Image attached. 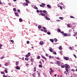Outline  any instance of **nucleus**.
Instances as JSON below:
<instances>
[{
	"mask_svg": "<svg viewBox=\"0 0 77 77\" xmlns=\"http://www.w3.org/2000/svg\"><path fill=\"white\" fill-rule=\"evenodd\" d=\"M56 63L58 65V66H60V61H57Z\"/></svg>",
	"mask_w": 77,
	"mask_h": 77,
	"instance_id": "nucleus-3",
	"label": "nucleus"
},
{
	"mask_svg": "<svg viewBox=\"0 0 77 77\" xmlns=\"http://www.w3.org/2000/svg\"><path fill=\"white\" fill-rule=\"evenodd\" d=\"M70 17L71 18H75V17H74L71 16Z\"/></svg>",
	"mask_w": 77,
	"mask_h": 77,
	"instance_id": "nucleus-37",
	"label": "nucleus"
},
{
	"mask_svg": "<svg viewBox=\"0 0 77 77\" xmlns=\"http://www.w3.org/2000/svg\"><path fill=\"white\" fill-rule=\"evenodd\" d=\"M15 14L16 16H17V17L19 16V14H18V13H17V12L15 13Z\"/></svg>",
	"mask_w": 77,
	"mask_h": 77,
	"instance_id": "nucleus-10",
	"label": "nucleus"
},
{
	"mask_svg": "<svg viewBox=\"0 0 77 77\" xmlns=\"http://www.w3.org/2000/svg\"><path fill=\"white\" fill-rule=\"evenodd\" d=\"M16 69H20V67L17 66H16Z\"/></svg>",
	"mask_w": 77,
	"mask_h": 77,
	"instance_id": "nucleus-15",
	"label": "nucleus"
},
{
	"mask_svg": "<svg viewBox=\"0 0 77 77\" xmlns=\"http://www.w3.org/2000/svg\"><path fill=\"white\" fill-rule=\"evenodd\" d=\"M43 31L44 32H47V30L46 29H44L43 30Z\"/></svg>",
	"mask_w": 77,
	"mask_h": 77,
	"instance_id": "nucleus-40",
	"label": "nucleus"
},
{
	"mask_svg": "<svg viewBox=\"0 0 77 77\" xmlns=\"http://www.w3.org/2000/svg\"><path fill=\"white\" fill-rule=\"evenodd\" d=\"M61 68H65V66H64V65H61Z\"/></svg>",
	"mask_w": 77,
	"mask_h": 77,
	"instance_id": "nucleus-34",
	"label": "nucleus"
},
{
	"mask_svg": "<svg viewBox=\"0 0 77 77\" xmlns=\"http://www.w3.org/2000/svg\"><path fill=\"white\" fill-rule=\"evenodd\" d=\"M38 66L40 68H42V65H39Z\"/></svg>",
	"mask_w": 77,
	"mask_h": 77,
	"instance_id": "nucleus-35",
	"label": "nucleus"
},
{
	"mask_svg": "<svg viewBox=\"0 0 77 77\" xmlns=\"http://www.w3.org/2000/svg\"><path fill=\"white\" fill-rule=\"evenodd\" d=\"M19 64V62H17L16 63V65H18Z\"/></svg>",
	"mask_w": 77,
	"mask_h": 77,
	"instance_id": "nucleus-41",
	"label": "nucleus"
},
{
	"mask_svg": "<svg viewBox=\"0 0 77 77\" xmlns=\"http://www.w3.org/2000/svg\"><path fill=\"white\" fill-rule=\"evenodd\" d=\"M2 4H3V3L1 2L0 1V5H2Z\"/></svg>",
	"mask_w": 77,
	"mask_h": 77,
	"instance_id": "nucleus-63",
	"label": "nucleus"
},
{
	"mask_svg": "<svg viewBox=\"0 0 77 77\" xmlns=\"http://www.w3.org/2000/svg\"><path fill=\"white\" fill-rule=\"evenodd\" d=\"M35 75H36V74H35V73H33L32 74V76H33V77H36V76Z\"/></svg>",
	"mask_w": 77,
	"mask_h": 77,
	"instance_id": "nucleus-27",
	"label": "nucleus"
},
{
	"mask_svg": "<svg viewBox=\"0 0 77 77\" xmlns=\"http://www.w3.org/2000/svg\"><path fill=\"white\" fill-rule=\"evenodd\" d=\"M31 62H34V59L33 58H32L31 59Z\"/></svg>",
	"mask_w": 77,
	"mask_h": 77,
	"instance_id": "nucleus-29",
	"label": "nucleus"
},
{
	"mask_svg": "<svg viewBox=\"0 0 77 77\" xmlns=\"http://www.w3.org/2000/svg\"><path fill=\"white\" fill-rule=\"evenodd\" d=\"M44 42L42 41H40L39 43L40 45H44V43H43Z\"/></svg>",
	"mask_w": 77,
	"mask_h": 77,
	"instance_id": "nucleus-6",
	"label": "nucleus"
},
{
	"mask_svg": "<svg viewBox=\"0 0 77 77\" xmlns=\"http://www.w3.org/2000/svg\"><path fill=\"white\" fill-rule=\"evenodd\" d=\"M63 35L64 36H67V34L66 33H64Z\"/></svg>",
	"mask_w": 77,
	"mask_h": 77,
	"instance_id": "nucleus-22",
	"label": "nucleus"
},
{
	"mask_svg": "<svg viewBox=\"0 0 77 77\" xmlns=\"http://www.w3.org/2000/svg\"><path fill=\"white\" fill-rule=\"evenodd\" d=\"M40 58H41V57H40V56L39 55H38L37 57V59H39Z\"/></svg>",
	"mask_w": 77,
	"mask_h": 77,
	"instance_id": "nucleus-17",
	"label": "nucleus"
},
{
	"mask_svg": "<svg viewBox=\"0 0 77 77\" xmlns=\"http://www.w3.org/2000/svg\"><path fill=\"white\" fill-rule=\"evenodd\" d=\"M60 9H62V6H60Z\"/></svg>",
	"mask_w": 77,
	"mask_h": 77,
	"instance_id": "nucleus-60",
	"label": "nucleus"
},
{
	"mask_svg": "<svg viewBox=\"0 0 77 77\" xmlns=\"http://www.w3.org/2000/svg\"><path fill=\"white\" fill-rule=\"evenodd\" d=\"M13 11H14V12H16L17 11V10H16V8H13Z\"/></svg>",
	"mask_w": 77,
	"mask_h": 77,
	"instance_id": "nucleus-33",
	"label": "nucleus"
},
{
	"mask_svg": "<svg viewBox=\"0 0 77 77\" xmlns=\"http://www.w3.org/2000/svg\"><path fill=\"white\" fill-rule=\"evenodd\" d=\"M59 18L60 20H63V17H59Z\"/></svg>",
	"mask_w": 77,
	"mask_h": 77,
	"instance_id": "nucleus-21",
	"label": "nucleus"
},
{
	"mask_svg": "<svg viewBox=\"0 0 77 77\" xmlns=\"http://www.w3.org/2000/svg\"><path fill=\"white\" fill-rule=\"evenodd\" d=\"M4 71H5V73H8V70H7V69H5V70H4Z\"/></svg>",
	"mask_w": 77,
	"mask_h": 77,
	"instance_id": "nucleus-26",
	"label": "nucleus"
},
{
	"mask_svg": "<svg viewBox=\"0 0 77 77\" xmlns=\"http://www.w3.org/2000/svg\"><path fill=\"white\" fill-rule=\"evenodd\" d=\"M11 42L12 43H14V41L13 40H11Z\"/></svg>",
	"mask_w": 77,
	"mask_h": 77,
	"instance_id": "nucleus-54",
	"label": "nucleus"
},
{
	"mask_svg": "<svg viewBox=\"0 0 77 77\" xmlns=\"http://www.w3.org/2000/svg\"><path fill=\"white\" fill-rule=\"evenodd\" d=\"M29 55H26V57H29Z\"/></svg>",
	"mask_w": 77,
	"mask_h": 77,
	"instance_id": "nucleus-51",
	"label": "nucleus"
},
{
	"mask_svg": "<svg viewBox=\"0 0 77 77\" xmlns=\"http://www.w3.org/2000/svg\"><path fill=\"white\" fill-rule=\"evenodd\" d=\"M64 74H66V75H68V73H67V72H66V71H65L64 72Z\"/></svg>",
	"mask_w": 77,
	"mask_h": 77,
	"instance_id": "nucleus-46",
	"label": "nucleus"
},
{
	"mask_svg": "<svg viewBox=\"0 0 77 77\" xmlns=\"http://www.w3.org/2000/svg\"><path fill=\"white\" fill-rule=\"evenodd\" d=\"M8 5H9V6H11V3H8Z\"/></svg>",
	"mask_w": 77,
	"mask_h": 77,
	"instance_id": "nucleus-58",
	"label": "nucleus"
},
{
	"mask_svg": "<svg viewBox=\"0 0 77 77\" xmlns=\"http://www.w3.org/2000/svg\"><path fill=\"white\" fill-rule=\"evenodd\" d=\"M36 12L38 13H39V11L38 10H36Z\"/></svg>",
	"mask_w": 77,
	"mask_h": 77,
	"instance_id": "nucleus-59",
	"label": "nucleus"
},
{
	"mask_svg": "<svg viewBox=\"0 0 77 77\" xmlns=\"http://www.w3.org/2000/svg\"><path fill=\"white\" fill-rule=\"evenodd\" d=\"M25 2H26L27 3H29V1L27 0H25Z\"/></svg>",
	"mask_w": 77,
	"mask_h": 77,
	"instance_id": "nucleus-44",
	"label": "nucleus"
},
{
	"mask_svg": "<svg viewBox=\"0 0 77 77\" xmlns=\"http://www.w3.org/2000/svg\"><path fill=\"white\" fill-rule=\"evenodd\" d=\"M60 32L61 33H62V35H63V34H64V32H63V31L61 32Z\"/></svg>",
	"mask_w": 77,
	"mask_h": 77,
	"instance_id": "nucleus-43",
	"label": "nucleus"
},
{
	"mask_svg": "<svg viewBox=\"0 0 77 77\" xmlns=\"http://www.w3.org/2000/svg\"><path fill=\"white\" fill-rule=\"evenodd\" d=\"M56 59L57 60H60V58H59V57H57Z\"/></svg>",
	"mask_w": 77,
	"mask_h": 77,
	"instance_id": "nucleus-19",
	"label": "nucleus"
},
{
	"mask_svg": "<svg viewBox=\"0 0 77 77\" xmlns=\"http://www.w3.org/2000/svg\"><path fill=\"white\" fill-rule=\"evenodd\" d=\"M19 21L20 22H23V19H22L21 18H20Z\"/></svg>",
	"mask_w": 77,
	"mask_h": 77,
	"instance_id": "nucleus-16",
	"label": "nucleus"
},
{
	"mask_svg": "<svg viewBox=\"0 0 77 77\" xmlns=\"http://www.w3.org/2000/svg\"><path fill=\"white\" fill-rule=\"evenodd\" d=\"M64 59L66 60H69V57H64Z\"/></svg>",
	"mask_w": 77,
	"mask_h": 77,
	"instance_id": "nucleus-5",
	"label": "nucleus"
},
{
	"mask_svg": "<svg viewBox=\"0 0 77 77\" xmlns=\"http://www.w3.org/2000/svg\"><path fill=\"white\" fill-rule=\"evenodd\" d=\"M67 26L68 27H71V24H68L67 25Z\"/></svg>",
	"mask_w": 77,
	"mask_h": 77,
	"instance_id": "nucleus-12",
	"label": "nucleus"
},
{
	"mask_svg": "<svg viewBox=\"0 0 77 77\" xmlns=\"http://www.w3.org/2000/svg\"><path fill=\"white\" fill-rule=\"evenodd\" d=\"M28 55H29V56H30V53L28 52Z\"/></svg>",
	"mask_w": 77,
	"mask_h": 77,
	"instance_id": "nucleus-55",
	"label": "nucleus"
},
{
	"mask_svg": "<svg viewBox=\"0 0 77 77\" xmlns=\"http://www.w3.org/2000/svg\"><path fill=\"white\" fill-rule=\"evenodd\" d=\"M26 43L28 44H29V41H27L26 42Z\"/></svg>",
	"mask_w": 77,
	"mask_h": 77,
	"instance_id": "nucleus-56",
	"label": "nucleus"
},
{
	"mask_svg": "<svg viewBox=\"0 0 77 77\" xmlns=\"http://www.w3.org/2000/svg\"><path fill=\"white\" fill-rule=\"evenodd\" d=\"M46 19L47 20H50V18H48L47 17H46Z\"/></svg>",
	"mask_w": 77,
	"mask_h": 77,
	"instance_id": "nucleus-20",
	"label": "nucleus"
},
{
	"mask_svg": "<svg viewBox=\"0 0 77 77\" xmlns=\"http://www.w3.org/2000/svg\"><path fill=\"white\" fill-rule=\"evenodd\" d=\"M54 40L55 42H57V39H56V38H55L54 39Z\"/></svg>",
	"mask_w": 77,
	"mask_h": 77,
	"instance_id": "nucleus-32",
	"label": "nucleus"
},
{
	"mask_svg": "<svg viewBox=\"0 0 77 77\" xmlns=\"http://www.w3.org/2000/svg\"><path fill=\"white\" fill-rule=\"evenodd\" d=\"M17 11L18 13H20V10H17Z\"/></svg>",
	"mask_w": 77,
	"mask_h": 77,
	"instance_id": "nucleus-50",
	"label": "nucleus"
},
{
	"mask_svg": "<svg viewBox=\"0 0 77 77\" xmlns=\"http://www.w3.org/2000/svg\"><path fill=\"white\" fill-rule=\"evenodd\" d=\"M1 73L2 74H5V72H1Z\"/></svg>",
	"mask_w": 77,
	"mask_h": 77,
	"instance_id": "nucleus-45",
	"label": "nucleus"
},
{
	"mask_svg": "<svg viewBox=\"0 0 77 77\" xmlns=\"http://www.w3.org/2000/svg\"><path fill=\"white\" fill-rule=\"evenodd\" d=\"M59 49L60 50H62V47H61V46H60Z\"/></svg>",
	"mask_w": 77,
	"mask_h": 77,
	"instance_id": "nucleus-38",
	"label": "nucleus"
},
{
	"mask_svg": "<svg viewBox=\"0 0 77 77\" xmlns=\"http://www.w3.org/2000/svg\"><path fill=\"white\" fill-rule=\"evenodd\" d=\"M43 29H44V30L46 29V28H45V27H43Z\"/></svg>",
	"mask_w": 77,
	"mask_h": 77,
	"instance_id": "nucleus-62",
	"label": "nucleus"
},
{
	"mask_svg": "<svg viewBox=\"0 0 77 77\" xmlns=\"http://www.w3.org/2000/svg\"><path fill=\"white\" fill-rule=\"evenodd\" d=\"M65 70H66L67 72H68V71H69V70H68V68H65Z\"/></svg>",
	"mask_w": 77,
	"mask_h": 77,
	"instance_id": "nucleus-23",
	"label": "nucleus"
},
{
	"mask_svg": "<svg viewBox=\"0 0 77 77\" xmlns=\"http://www.w3.org/2000/svg\"><path fill=\"white\" fill-rule=\"evenodd\" d=\"M41 15H42V16H45V14H43V13H41Z\"/></svg>",
	"mask_w": 77,
	"mask_h": 77,
	"instance_id": "nucleus-30",
	"label": "nucleus"
},
{
	"mask_svg": "<svg viewBox=\"0 0 77 77\" xmlns=\"http://www.w3.org/2000/svg\"><path fill=\"white\" fill-rule=\"evenodd\" d=\"M37 72H38V76H39V75H40V73H39V71H37Z\"/></svg>",
	"mask_w": 77,
	"mask_h": 77,
	"instance_id": "nucleus-48",
	"label": "nucleus"
},
{
	"mask_svg": "<svg viewBox=\"0 0 77 77\" xmlns=\"http://www.w3.org/2000/svg\"><path fill=\"white\" fill-rule=\"evenodd\" d=\"M47 34H48V35H51V33L49 32H47Z\"/></svg>",
	"mask_w": 77,
	"mask_h": 77,
	"instance_id": "nucleus-24",
	"label": "nucleus"
},
{
	"mask_svg": "<svg viewBox=\"0 0 77 77\" xmlns=\"http://www.w3.org/2000/svg\"><path fill=\"white\" fill-rule=\"evenodd\" d=\"M71 71H73V72H74V71H75V70L73 69H72Z\"/></svg>",
	"mask_w": 77,
	"mask_h": 77,
	"instance_id": "nucleus-47",
	"label": "nucleus"
},
{
	"mask_svg": "<svg viewBox=\"0 0 77 77\" xmlns=\"http://www.w3.org/2000/svg\"><path fill=\"white\" fill-rule=\"evenodd\" d=\"M34 8L35 9H38V8L36 6H34Z\"/></svg>",
	"mask_w": 77,
	"mask_h": 77,
	"instance_id": "nucleus-31",
	"label": "nucleus"
},
{
	"mask_svg": "<svg viewBox=\"0 0 77 77\" xmlns=\"http://www.w3.org/2000/svg\"><path fill=\"white\" fill-rule=\"evenodd\" d=\"M73 56L75 57H76V55H75L73 54Z\"/></svg>",
	"mask_w": 77,
	"mask_h": 77,
	"instance_id": "nucleus-64",
	"label": "nucleus"
},
{
	"mask_svg": "<svg viewBox=\"0 0 77 77\" xmlns=\"http://www.w3.org/2000/svg\"><path fill=\"white\" fill-rule=\"evenodd\" d=\"M23 5H25L26 6H28V3L26 2L25 3H23Z\"/></svg>",
	"mask_w": 77,
	"mask_h": 77,
	"instance_id": "nucleus-18",
	"label": "nucleus"
},
{
	"mask_svg": "<svg viewBox=\"0 0 77 77\" xmlns=\"http://www.w3.org/2000/svg\"><path fill=\"white\" fill-rule=\"evenodd\" d=\"M5 66H8V63H5Z\"/></svg>",
	"mask_w": 77,
	"mask_h": 77,
	"instance_id": "nucleus-28",
	"label": "nucleus"
},
{
	"mask_svg": "<svg viewBox=\"0 0 77 77\" xmlns=\"http://www.w3.org/2000/svg\"><path fill=\"white\" fill-rule=\"evenodd\" d=\"M49 51H51V52H52L53 51V49L52 48H51L49 50Z\"/></svg>",
	"mask_w": 77,
	"mask_h": 77,
	"instance_id": "nucleus-36",
	"label": "nucleus"
},
{
	"mask_svg": "<svg viewBox=\"0 0 77 77\" xmlns=\"http://www.w3.org/2000/svg\"><path fill=\"white\" fill-rule=\"evenodd\" d=\"M57 31L58 32H60V29H57Z\"/></svg>",
	"mask_w": 77,
	"mask_h": 77,
	"instance_id": "nucleus-39",
	"label": "nucleus"
},
{
	"mask_svg": "<svg viewBox=\"0 0 77 77\" xmlns=\"http://www.w3.org/2000/svg\"><path fill=\"white\" fill-rule=\"evenodd\" d=\"M49 59H51V58L52 57L51 56H48Z\"/></svg>",
	"mask_w": 77,
	"mask_h": 77,
	"instance_id": "nucleus-52",
	"label": "nucleus"
},
{
	"mask_svg": "<svg viewBox=\"0 0 77 77\" xmlns=\"http://www.w3.org/2000/svg\"><path fill=\"white\" fill-rule=\"evenodd\" d=\"M42 12H43V13H45V14H48V13L46 10H43L42 11Z\"/></svg>",
	"mask_w": 77,
	"mask_h": 77,
	"instance_id": "nucleus-7",
	"label": "nucleus"
},
{
	"mask_svg": "<svg viewBox=\"0 0 77 77\" xmlns=\"http://www.w3.org/2000/svg\"><path fill=\"white\" fill-rule=\"evenodd\" d=\"M25 60H29V58H25Z\"/></svg>",
	"mask_w": 77,
	"mask_h": 77,
	"instance_id": "nucleus-49",
	"label": "nucleus"
},
{
	"mask_svg": "<svg viewBox=\"0 0 77 77\" xmlns=\"http://www.w3.org/2000/svg\"><path fill=\"white\" fill-rule=\"evenodd\" d=\"M36 71V67H35L34 68V72Z\"/></svg>",
	"mask_w": 77,
	"mask_h": 77,
	"instance_id": "nucleus-14",
	"label": "nucleus"
},
{
	"mask_svg": "<svg viewBox=\"0 0 77 77\" xmlns=\"http://www.w3.org/2000/svg\"><path fill=\"white\" fill-rule=\"evenodd\" d=\"M53 54H55V55H56L57 54L56 52H55V51L53 52Z\"/></svg>",
	"mask_w": 77,
	"mask_h": 77,
	"instance_id": "nucleus-42",
	"label": "nucleus"
},
{
	"mask_svg": "<svg viewBox=\"0 0 77 77\" xmlns=\"http://www.w3.org/2000/svg\"><path fill=\"white\" fill-rule=\"evenodd\" d=\"M42 58H43V59H45V60L46 61H47V59L45 57V56H43V55H42Z\"/></svg>",
	"mask_w": 77,
	"mask_h": 77,
	"instance_id": "nucleus-4",
	"label": "nucleus"
},
{
	"mask_svg": "<svg viewBox=\"0 0 77 77\" xmlns=\"http://www.w3.org/2000/svg\"><path fill=\"white\" fill-rule=\"evenodd\" d=\"M50 40L51 41V42H52L53 43L54 42V39H50Z\"/></svg>",
	"mask_w": 77,
	"mask_h": 77,
	"instance_id": "nucleus-13",
	"label": "nucleus"
},
{
	"mask_svg": "<svg viewBox=\"0 0 77 77\" xmlns=\"http://www.w3.org/2000/svg\"><path fill=\"white\" fill-rule=\"evenodd\" d=\"M39 63L40 64H41V65H42V62H41V61L39 62Z\"/></svg>",
	"mask_w": 77,
	"mask_h": 77,
	"instance_id": "nucleus-61",
	"label": "nucleus"
},
{
	"mask_svg": "<svg viewBox=\"0 0 77 77\" xmlns=\"http://www.w3.org/2000/svg\"><path fill=\"white\" fill-rule=\"evenodd\" d=\"M54 72V70H51L50 71V73L51 75V74H52V72Z\"/></svg>",
	"mask_w": 77,
	"mask_h": 77,
	"instance_id": "nucleus-8",
	"label": "nucleus"
},
{
	"mask_svg": "<svg viewBox=\"0 0 77 77\" xmlns=\"http://www.w3.org/2000/svg\"><path fill=\"white\" fill-rule=\"evenodd\" d=\"M38 28L39 29H41V26L40 25H38Z\"/></svg>",
	"mask_w": 77,
	"mask_h": 77,
	"instance_id": "nucleus-11",
	"label": "nucleus"
},
{
	"mask_svg": "<svg viewBox=\"0 0 77 77\" xmlns=\"http://www.w3.org/2000/svg\"><path fill=\"white\" fill-rule=\"evenodd\" d=\"M3 76L4 77H8V76L5 75H4Z\"/></svg>",
	"mask_w": 77,
	"mask_h": 77,
	"instance_id": "nucleus-57",
	"label": "nucleus"
},
{
	"mask_svg": "<svg viewBox=\"0 0 77 77\" xmlns=\"http://www.w3.org/2000/svg\"><path fill=\"white\" fill-rule=\"evenodd\" d=\"M46 5L44 3H42L41 4V5H40L39 6L40 7H42V8H44V6H45Z\"/></svg>",
	"mask_w": 77,
	"mask_h": 77,
	"instance_id": "nucleus-1",
	"label": "nucleus"
},
{
	"mask_svg": "<svg viewBox=\"0 0 77 77\" xmlns=\"http://www.w3.org/2000/svg\"><path fill=\"white\" fill-rule=\"evenodd\" d=\"M47 7L48 8H50V9H51V7L50 6V5H47Z\"/></svg>",
	"mask_w": 77,
	"mask_h": 77,
	"instance_id": "nucleus-9",
	"label": "nucleus"
},
{
	"mask_svg": "<svg viewBox=\"0 0 77 77\" xmlns=\"http://www.w3.org/2000/svg\"><path fill=\"white\" fill-rule=\"evenodd\" d=\"M3 58H5V57H2L1 58V59H3Z\"/></svg>",
	"mask_w": 77,
	"mask_h": 77,
	"instance_id": "nucleus-53",
	"label": "nucleus"
},
{
	"mask_svg": "<svg viewBox=\"0 0 77 77\" xmlns=\"http://www.w3.org/2000/svg\"><path fill=\"white\" fill-rule=\"evenodd\" d=\"M67 34V36H71V34H70V33H68Z\"/></svg>",
	"mask_w": 77,
	"mask_h": 77,
	"instance_id": "nucleus-25",
	"label": "nucleus"
},
{
	"mask_svg": "<svg viewBox=\"0 0 77 77\" xmlns=\"http://www.w3.org/2000/svg\"><path fill=\"white\" fill-rule=\"evenodd\" d=\"M65 68H70L69 66L67 64L65 65Z\"/></svg>",
	"mask_w": 77,
	"mask_h": 77,
	"instance_id": "nucleus-2",
	"label": "nucleus"
}]
</instances>
